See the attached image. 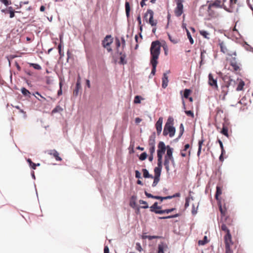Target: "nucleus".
<instances>
[{"instance_id": "8", "label": "nucleus", "mask_w": 253, "mask_h": 253, "mask_svg": "<svg viewBox=\"0 0 253 253\" xmlns=\"http://www.w3.org/2000/svg\"><path fill=\"white\" fill-rule=\"evenodd\" d=\"M154 12L152 10H148L147 12L145 14L144 18L146 21L150 24L152 26H154L157 25V21L153 19Z\"/></svg>"}, {"instance_id": "27", "label": "nucleus", "mask_w": 253, "mask_h": 253, "mask_svg": "<svg viewBox=\"0 0 253 253\" xmlns=\"http://www.w3.org/2000/svg\"><path fill=\"white\" fill-rule=\"evenodd\" d=\"M125 9H126V15L127 17H128L129 16L130 7L129 2L126 1L125 2Z\"/></svg>"}, {"instance_id": "56", "label": "nucleus", "mask_w": 253, "mask_h": 253, "mask_svg": "<svg viewBox=\"0 0 253 253\" xmlns=\"http://www.w3.org/2000/svg\"><path fill=\"white\" fill-rule=\"evenodd\" d=\"M180 135H179V137L183 134V132H184V126H183V125L182 124H181L180 126Z\"/></svg>"}, {"instance_id": "20", "label": "nucleus", "mask_w": 253, "mask_h": 253, "mask_svg": "<svg viewBox=\"0 0 253 253\" xmlns=\"http://www.w3.org/2000/svg\"><path fill=\"white\" fill-rule=\"evenodd\" d=\"M168 248L166 244L162 243L159 245L158 253H164V250Z\"/></svg>"}, {"instance_id": "15", "label": "nucleus", "mask_w": 253, "mask_h": 253, "mask_svg": "<svg viewBox=\"0 0 253 253\" xmlns=\"http://www.w3.org/2000/svg\"><path fill=\"white\" fill-rule=\"evenodd\" d=\"M48 154L52 155L57 161H61L62 160V158L59 157L58 152L54 149L48 151Z\"/></svg>"}, {"instance_id": "28", "label": "nucleus", "mask_w": 253, "mask_h": 253, "mask_svg": "<svg viewBox=\"0 0 253 253\" xmlns=\"http://www.w3.org/2000/svg\"><path fill=\"white\" fill-rule=\"evenodd\" d=\"M137 19L138 22L139 29H140V31L142 32V25H141V16L140 15H139L137 16ZM139 34V36H140V38H142V35H141V32H140Z\"/></svg>"}, {"instance_id": "3", "label": "nucleus", "mask_w": 253, "mask_h": 253, "mask_svg": "<svg viewBox=\"0 0 253 253\" xmlns=\"http://www.w3.org/2000/svg\"><path fill=\"white\" fill-rule=\"evenodd\" d=\"M173 119L172 118H169L163 130V134L164 136L169 135L170 137H172L174 135L175 128L173 126Z\"/></svg>"}, {"instance_id": "9", "label": "nucleus", "mask_w": 253, "mask_h": 253, "mask_svg": "<svg viewBox=\"0 0 253 253\" xmlns=\"http://www.w3.org/2000/svg\"><path fill=\"white\" fill-rule=\"evenodd\" d=\"M183 0H175L176 7L174 9V14L177 17L180 16L183 12Z\"/></svg>"}, {"instance_id": "58", "label": "nucleus", "mask_w": 253, "mask_h": 253, "mask_svg": "<svg viewBox=\"0 0 253 253\" xmlns=\"http://www.w3.org/2000/svg\"><path fill=\"white\" fill-rule=\"evenodd\" d=\"M190 198L187 197L185 200V208H187L189 206Z\"/></svg>"}, {"instance_id": "5", "label": "nucleus", "mask_w": 253, "mask_h": 253, "mask_svg": "<svg viewBox=\"0 0 253 253\" xmlns=\"http://www.w3.org/2000/svg\"><path fill=\"white\" fill-rule=\"evenodd\" d=\"M162 168V161H161L160 164L159 163V161H158V167L154 169L155 176L153 177L154 180L152 184L153 187L156 186L160 180Z\"/></svg>"}, {"instance_id": "11", "label": "nucleus", "mask_w": 253, "mask_h": 253, "mask_svg": "<svg viewBox=\"0 0 253 253\" xmlns=\"http://www.w3.org/2000/svg\"><path fill=\"white\" fill-rule=\"evenodd\" d=\"M208 84L213 88L216 90L218 89V86L217 83V78H214L211 73H210L208 76Z\"/></svg>"}, {"instance_id": "19", "label": "nucleus", "mask_w": 253, "mask_h": 253, "mask_svg": "<svg viewBox=\"0 0 253 253\" xmlns=\"http://www.w3.org/2000/svg\"><path fill=\"white\" fill-rule=\"evenodd\" d=\"M230 64L233 67L234 71H237L239 69V66L236 61L235 58H233L230 61Z\"/></svg>"}, {"instance_id": "41", "label": "nucleus", "mask_w": 253, "mask_h": 253, "mask_svg": "<svg viewBox=\"0 0 253 253\" xmlns=\"http://www.w3.org/2000/svg\"><path fill=\"white\" fill-rule=\"evenodd\" d=\"M222 193V191L220 188L218 186L216 187V191L215 193V197L216 199H217L218 196L220 195Z\"/></svg>"}, {"instance_id": "34", "label": "nucleus", "mask_w": 253, "mask_h": 253, "mask_svg": "<svg viewBox=\"0 0 253 253\" xmlns=\"http://www.w3.org/2000/svg\"><path fill=\"white\" fill-rule=\"evenodd\" d=\"M244 85L245 83L243 81L241 80L238 84L236 90L237 91H241L243 90Z\"/></svg>"}, {"instance_id": "6", "label": "nucleus", "mask_w": 253, "mask_h": 253, "mask_svg": "<svg viewBox=\"0 0 253 253\" xmlns=\"http://www.w3.org/2000/svg\"><path fill=\"white\" fill-rule=\"evenodd\" d=\"M212 7H209V5L207 7L206 5H203L200 8L199 12L200 15L204 16L207 13L211 17H215L216 13L212 10Z\"/></svg>"}, {"instance_id": "24", "label": "nucleus", "mask_w": 253, "mask_h": 253, "mask_svg": "<svg viewBox=\"0 0 253 253\" xmlns=\"http://www.w3.org/2000/svg\"><path fill=\"white\" fill-rule=\"evenodd\" d=\"M120 62L119 63L122 64H125L126 63V55L125 54L123 53V52H121L120 53Z\"/></svg>"}, {"instance_id": "52", "label": "nucleus", "mask_w": 253, "mask_h": 253, "mask_svg": "<svg viewBox=\"0 0 253 253\" xmlns=\"http://www.w3.org/2000/svg\"><path fill=\"white\" fill-rule=\"evenodd\" d=\"M62 40H61V39H60V43L58 46V52H59V53L60 56L63 55V54L62 53V52H61V47H62L61 43H62Z\"/></svg>"}, {"instance_id": "46", "label": "nucleus", "mask_w": 253, "mask_h": 253, "mask_svg": "<svg viewBox=\"0 0 253 253\" xmlns=\"http://www.w3.org/2000/svg\"><path fill=\"white\" fill-rule=\"evenodd\" d=\"M218 142L219 144V145H220V147L221 148V153H222V154H225V151L224 149V147H223V143H222V141L220 139H218Z\"/></svg>"}, {"instance_id": "62", "label": "nucleus", "mask_w": 253, "mask_h": 253, "mask_svg": "<svg viewBox=\"0 0 253 253\" xmlns=\"http://www.w3.org/2000/svg\"><path fill=\"white\" fill-rule=\"evenodd\" d=\"M231 6H232L233 4H238V0H230Z\"/></svg>"}, {"instance_id": "47", "label": "nucleus", "mask_w": 253, "mask_h": 253, "mask_svg": "<svg viewBox=\"0 0 253 253\" xmlns=\"http://www.w3.org/2000/svg\"><path fill=\"white\" fill-rule=\"evenodd\" d=\"M180 194L179 193H176L172 196H167L165 198L167 199H171V198H175V197H180Z\"/></svg>"}, {"instance_id": "26", "label": "nucleus", "mask_w": 253, "mask_h": 253, "mask_svg": "<svg viewBox=\"0 0 253 253\" xmlns=\"http://www.w3.org/2000/svg\"><path fill=\"white\" fill-rule=\"evenodd\" d=\"M175 210V208H172V209H170L161 210V211H156V213H157V214H163V213H169L171 212V211H174Z\"/></svg>"}, {"instance_id": "39", "label": "nucleus", "mask_w": 253, "mask_h": 253, "mask_svg": "<svg viewBox=\"0 0 253 253\" xmlns=\"http://www.w3.org/2000/svg\"><path fill=\"white\" fill-rule=\"evenodd\" d=\"M155 141L154 137L151 136L149 140V146H155Z\"/></svg>"}, {"instance_id": "18", "label": "nucleus", "mask_w": 253, "mask_h": 253, "mask_svg": "<svg viewBox=\"0 0 253 253\" xmlns=\"http://www.w3.org/2000/svg\"><path fill=\"white\" fill-rule=\"evenodd\" d=\"M169 82L168 76L166 73H164L162 78V87L164 88H166L168 86Z\"/></svg>"}, {"instance_id": "54", "label": "nucleus", "mask_w": 253, "mask_h": 253, "mask_svg": "<svg viewBox=\"0 0 253 253\" xmlns=\"http://www.w3.org/2000/svg\"><path fill=\"white\" fill-rule=\"evenodd\" d=\"M155 146H149V152L151 155H153V154L155 152Z\"/></svg>"}, {"instance_id": "44", "label": "nucleus", "mask_w": 253, "mask_h": 253, "mask_svg": "<svg viewBox=\"0 0 253 253\" xmlns=\"http://www.w3.org/2000/svg\"><path fill=\"white\" fill-rule=\"evenodd\" d=\"M8 11L9 12L10 14V18H13L14 17L15 14H14V11L13 10L12 7H9L8 9Z\"/></svg>"}, {"instance_id": "12", "label": "nucleus", "mask_w": 253, "mask_h": 253, "mask_svg": "<svg viewBox=\"0 0 253 253\" xmlns=\"http://www.w3.org/2000/svg\"><path fill=\"white\" fill-rule=\"evenodd\" d=\"M218 45L220 47L221 52L229 55L228 46L225 42L219 40Z\"/></svg>"}, {"instance_id": "35", "label": "nucleus", "mask_w": 253, "mask_h": 253, "mask_svg": "<svg viewBox=\"0 0 253 253\" xmlns=\"http://www.w3.org/2000/svg\"><path fill=\"white\" fill-rule=\"evenodd\" d=\"M143 177L145 178H151L152 179H154L153 176L149 174L148 171L146 169H143Z\"/></svg>"}, {"instance_id": "17", "label": "nucleus", "mask_w": 253, "mask_h": 253, "mask_svg": "<svg viewBox=\"0 0 253 253\" xmlns=\"http://www.w3.org/2000/svg\"><path fill=\"white\" fill-rule=\"evenodd\" d=\"M81 78L80 76H79L78 80L76 83V88L73 91V94L75 96H77L78 95L79 90L81 88V82H80Z\"/></svg>"}, {"instance_id": "13", "label": "nucleus", "mask_w": 253, "mask_h": 253, "mask_svg": "<svg viewBox=\"0 0 253 253\" xmlns=\"http://www.w3.org/2000/svg\"><path fill=\"white\" fill-rule=\"evenodd\" d=\"M163 122V118L161 117L159 118L158 120L156 122L155 124V127L157 130V133L158 135H159L162 132V124Z\"/></svg>"}, {"instance_id": "25", "label": "nucleus", "mask_w": 253, "mask_h": 253, "mask_svg": "<svg viewBox=\"0 0 253 253\" xmlns=\"http://www.w3.org/2000/svg\"><path fill=\"white\" fill-rule=\"evenodd\" d=\"M204 142V139L203 138H202L198 142V152H197L198 157H199V156L200 155V154H201V151H202V145L203 144Z\"/></svg>"}, {"instance_id": "32", "label": "nucleus", "mask_w": 253, "mask_h": 253, "mask_svg": "<svg viewBox=\"0 0 253 253\" xmlns=\"http://www.w3.org/2000/svg\"><path fill=\"white\" fill-rule=\"evenodd\" d=\"M21 91L24 96L30 97V92L25 87H22L21 89Z\"/></svg>"}, {"instance_id": "1", "label": "nucleus", "mask_w": 253, "mask_h": 253, "mask_svg": "<svg viewBox=\"0 0 253 253\" xmlns=\"http://www.w3.org/2000/svg\"><path fill=\"white\" fill-rule=\"evenodd\" d=\"M233 225V220L232 217L223 218L219 222L220 229L225 233L224 236L225 253H234L233 250L231 248L233 242L232 240V236L229 229V228ZM236 253H242V252L238 250Z\"/></svg>"}, {"instance_id": "36", "label": "nucleus", "mask_w": 253, "mask_h": 253, "mask_svg": "<svg viewBox=\"0 0 253 253\" xmlns=\"http://www.w3.org/2000/svg\"><path fill=\"white\" fill-rule=\"evenodd\" d=\"M29 64L30 66L33 67L34 69L36 70H40L42 69L41 66L38 64L29 63Z\"/></svg>"}, {"instance_id": "4", "label": "nucleus", "mask_w": 253, "mask_h": 253, "mask_svg": "<svg viewBox=\"0 0 253 253\" xmlns=\"http://www.w3.org/2000/svg\"><path fill=\"white\" fill-rule=\"evenodd\" d=\"M173 149L168 145L167 146V153L165 156L164 166L166 170L168 172L169 170V162H171L172 165H175L174 158L172 156Z\"/></svg>"}, {"instance_id": "7", "label": "nucleus", "mask_w": 253, "mask_h": 253, "mask_svg": "<svg viewBox=\"0 0 253 253\" xmlns=\"http://www.w3.org/2000/svg\"><path fill=\"white\" fill-rule=\"evenodd\" d=\"M166 150L167 146H166L164 142L160 141L158 144L157 150L158 161H159L160 164L161 161H162L163 155L165 153Z\"/></svg>"}, {"instance_id": "50", "label": "nucleus", "mask_w": 253, "mask_h": 253, "mask_svg": "<svg viewBox=\"0 0 253 253\" xmlns=\"http://www.w3.org/2000/svg\"><path fill=\"white\" fill-rule=\"evenodd\" d=\"M115 42L117 48H119L120 46H121V45H122V43L121 42V41L119 38H116L115 39Z\"/></svg>"}, {"instance_id": "33", "label": "nucleus", "mask_w": 253, "mask_h": 253, "mask_svg": "<svg viewBox=\"0 0 253 253\" xmlns=\"http://www.w3.org/2000/svg\"><path fill=\"white\" fill-rule=\"evenodd\" d=\"M63 108L60 106H56L55 108L52 111V114H55L56 113H60L63 111Z\"/></svg>"}, {"instance_id": "31", "label": "nucleus", "mask_w": 253, "mask_h": 253, "mask_svg": "<svg viewBox=\"0 0 253 253\" xmlns=\"http://www.w3.org/2000/svg\"><path fill=\"white\" fill-rule=\"evenodd\" d=\"M151 64H152V66L151 74L154 75L156 72V67L158 64V62L151 61Z\"/></svg>"}, {"instance_id": "53", "label": "nucleus", "mask_w": 253, "mask_h": 253, "mask_svg": "<svg viewBox=\"0 0 253 253\" xmlns=\"http://www.w3.org/2000/svg\"><path fill=\"white\" fill-rule=\"evenodd\" d=\"M185 114L188 116L191 117L192 118L194 117V113L191 111H185Z\"/></svg>"}, {"instance_id": "38", "label": "nucleus", "mask_w": 253, "mask_h": 253, "mask_svg": "<svg viewBox=\"0 0 253 253\" xmlns=\"http://www.w3.org/2000/svg\"><path fill=\"white\" fill-rule=\"evenodd\" d=\"M143 239H148L149 240H152L153 239H159L161 238L160 236H147V235H143Z\"/></svg>"}, {"instance_id": "16", "label": "nucleus", "mask_w": 253, "mask_h": 253, "mask_svg": "<svg viewBox=\"0 0 253 253\" xmlns=\"http://www.w3.org/2000/svg\"><path fill=\"white\" fill-rule=\"evenodd\" d=\"M222 4L221 0H215L214 2L209 4V7L221 8Z\"/></svg>"}, {"instance_id": "29", "label": "nucleus", "mask_w": 253, "mask_h": 253, "mask_svg": "<svg viewBox=\"0 0 253 253\" xmlns=\"http://www.w3.org/2000/svg\"><path fill=\"white\" fill-rule=\"evenodd\" d=\"M200 34L204 38L209 39H210V33L205 30L200 31Z\"/></svg>"}, {"instance_id": "49", "label": "nucleus", "mask_w": 253, "mask_h": 253, "mask_svg": "<svg viewBox=\"0 0 253 253\" xmlns=\"http://www.w3.org/2000/svg\"><path fill=\"white\" fill-rule=\"evenodd\" d=\"M141 96L137 95L135 97L134 99V103H140L141 102Z\"/></svg>"}, {"instance_id": "64", "label": "nucleus", "mask_w": 253, "mask_h": 253, "mask_svg": "<svg viewBox=\"0 0 253 253\" xmlns=\"http://www.w3.org/2000/svg\"><path fill=\"white\" fill-rule=\"evenodd\" d=\"M216 112L217 115L219 114H222L223 113V111L220 108H217L216 109Z\"/></svg>"}, {"instance_id": "21", "label": "nucleus", "mask_w": 253, "mask_h": 253, "mask_svg": "<svg viewBox=\"0 0 253 253\" xmlns=\"http://www.w3.org/2000/svg\"><path fill=\"white\" fill-rule=\"evenodd\" d=\"M219 211L221 213V218L220 220H222L223 218L231 217L230 216H227L226 215V210L224 208H222L221 206H219Z\"/></svg>"}, {"instance_id": "14", "label": "nucleus", "mask_w": 253, "mask_h": 253, "mask_svg": "<svg viewBox=\"0 0 253 253\" xmlns=\"http://www.w3.org/2000/svg\"><path fill=\"white\" fill-rule=\"evenodd\" d=\"M137 200V198L135 196H132L130 200L129 205L134 209L136 211V212L137 213H140V209L138 207L136 204V201Z\"/></svg>"}, {"instance_id": "2", "label": "nucleus", "mask_w": 253, "mask_h": 253, "mask_svg": "<svg viewBox=\"0 0 253 253\" xmlns=\"http://www.w3.org/2000/svg\"><path fill=\"white\" fill-rule=\"evenodd\" d=\"M161 45L160 42L157 41L152 42L150 47L151 61L158 62L160 54Z\"/></svg>"}, {"instance_id": "59", "label": "nucleus", "mask_w": 253, "mask_h": 253, "mask_svg": "<svg viewBox=\"0 0 253 253\" xmlns=\"http://www.w3.org/2000/svg\"><path fill=\"white\" fill-rule=\"evenodd\" d=\"M197 208H198V207L195 208L194 206H193L191 211H192V213L193 215H195L197 213Z\"/></svg>"}, {"instance_id": "37", "label": "nucleus", "mask_w": 253, "mask_h": 253, "mask_svg": "<svg viewBox=\"0 0 253 253\" xmlns=\"http://www.w3.org/2000/svg\"><path fill=\"white\" fill-rule=\"evenodd\" d=\"M27 161L32 169H36V164L33 163L30 159H28Z\"/></svg>"}, {"instance_id": "22", "label": "nucleus", "mask_w": 253, "mask_h": 253, "mask_svg": "<svg viewBox=\"0 0 253 253\" xmlns=\"http://www.w3.org/2000/svg\"><path fill=\"white\" fill-rule=\"evenodd\" d=\"M161 209V207L158 206V203L155 202L151 207H150V210L151 211L154 212L156 213V211H161L160 209Z\"/></svg>"}, {"instance_id": "40", "label": "nucleus", "mask_w": 253, "mask_h": 253, "mask_svg": "<svg viewBox=\"0 0 253 253\" xmlns=\"http://www.w3.org/2000/svg\"><path fill=\"white\" fill-rule=\"evenodd\" d=\"M208 243L207 237L205 236L204 239L202 240H199L198 242V244L200 245H204Z\"/></svg>"}, {"instance_id": "42", "label": "nucleus", "mask_w": 253, "mask_h": 253, "mask_svg": "<svg viewBox=\"0 0 253 253\" xmlns=\"http://www.w3.org/2000/svg\"><path fill=\"white\" fill-rule=\"evenodd\" d=\"M191 91L189 89H185L184 91V97L185 98H188L191 93Z\"/></svg>"}, {"instance_id": "61", "label": "nucleus", "mask_w": 253, "mask_h": 253, "mask_svg": "<svg viewBox=\"0 0 253 253\" xmlns=\"http://www.w3.org/2000/svg\"><path fill=\"white\" fill-rule=\"evenodd\" d=\"M135 248L136 250H137L138 251L140 252L141 250V247L140 244L139 243H137L136 244Z\"/></svg>"}, {"instance_id": "55", "label": "nucleus", "mask_w": 253, "mask_h": 253, "mask_svg": "<svg viewBox=\"0 0 253 253\" xmlns=\"http://www.w3.org/2000/svg\"><path fill=\"white\" fill-rule=\"evenodd\" d=\"M169 40L172 42H173V43H176L178 42V40L176 39H172V37L169 35Z\"/></svg>"}, {"instance_id": "10", "label": "nucleus", "mask_w": 253, "mask_h": 253, "mask_svg": "<svg viewBox=\"0 0 253 253\" xmlns=\"http://www.w3.org/2000/svg\"><path fill=\"white\" fill-rule=\"evenodd\" d=\"M113 42V39L111 35H107L102 41L103 46L107 49L108 52L112 51L110 45Z\"/></svg>"}, {"instance_id": "57", "label": "nucleus", "mask_w": 253, "mask_h": 253, "mask_svg": "<svg viewBox=\"0 0 253 253\" xmlns=\"http://www.w3.org/2000/svg\"><path fill=\"white\" fill-rule=\"evenodd\" d=\"M121 42L122 43V47L124 48L126 45V41L124 37H121L120 38Z\"/></svg>"}, {"instance_id": "45", "label": "nucleus", "mask_w": 253, "mask_h": 253, "mask_svg": "<svg viewBox=\"0 0 253 253\" xmlns=\"http://www.w3.org/2000/svg\"><path fill=\"white\" fill-rule=\"evenodd\" d=\"M186 31H187V35L188 38L189 40L190 43L191 44H192L194 43V40H193V38H192L190 32H189V31L188 30H186Z\"/></svg>"}, {"instance_id": "43", "label": "nucleus", "mask_w": 253, "mask_h": 253, "mask_svg": "<svg viewBox=\"0 0 253 253\" xmlns=\"http://www.w3.org/2000/svg\"><path fill=\"white\" fill-rule=\"evenodd\" d=\"M227 90H223L221 92V93L223 94V95H220L219 97L221 98L222 100H225L226 99V95H227Z\"/></svg>"}, {"instance_id": "30", "label": "nucleus", "mask_w": 253, "mask_h": 253, "mask_svg": "<svg viewBox=\"0 0 253 253\" xmlns=\"http://www.w3.org/2000/svg\"><path fill=\"white\" fill-rule=\"evenodd\" d=\"M228 127L224 125L223 126V127L221 130V133L226 136V137H228Z\"/></svg>"}, {"instance_id": "51", "label": "nucleus", "mask_w": 253, "mask_h": 253, "mask_svg": "<svg viewBox=\"0 0 253 253\" xmlns=\"http://www.w3.org/2000/svg\"><path fill=\"white\" fill-rule=\"evenodd\" d=\"M206 53V51L205 50H202L201 52V63L203 62V61L204 60L205 56L204 54Z\"/></svg>"}, {"instance_id": "60", "label": "nucleus", "mask_w": 253, "mask_h": 253, "mask_svg": "<svg viewBox=\"0 0 253 253\" xmlns=\"http://www.w3.org/2000/svg\"><path fill=\"white\" fill-rule=\"evenodd\" d=\"M0 1L4 4V5L6 6L11 4V2H9L8 0H0Z\"/></svg>"}, {"instance_id": "23", "label": "nucleus", "mask_w": 253, "mask_h": 253, "mask_svg": "<svg viewBox=\"0 0 253 253\" xmlns=\"http://www.w3.org/2000/svg\"><path fill=\"white\" fill-rule=\"evenodd\" d=\"M190 147V145L189 144H186L184 146V148L183 149L181 150L180 151V155L182 157H185L187 156L186 151Z\"/></svg>"}, {"instance_id": "48", "label": "nucleus", "mask_w": 253, "mask_h": 253, "mask_svg": "<svg viewBox=\"0 0 253 253\" xmlns=\"http://www.w3.org/2000/svg\"><path fill=\"white\" fill-rule=\"evenodd\" d=\"M177 216H178V214H175L173 215H169V216H167L160 217L159 219H168V218L176 217Z\"/></svg>"}, {"instance_id": "63", "label": "nucleus", "mask_w": 253, "mask_h": 253, "mask_svg": "<svg viewBox=\"0 0 253 253\" xmlns=\"http://www.w3.org/2000/svg\"><path fill=\"white\" fill-rule=\"evenodd\" d=\"M135 177L136 178H140L141 173L138 170H135Z\"/></svg>"}]
</instances>
